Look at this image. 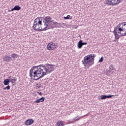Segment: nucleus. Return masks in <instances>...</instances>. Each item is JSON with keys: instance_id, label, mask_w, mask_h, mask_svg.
Returning a JSON list of instances; mask_svg holds the SVG:
<instances>
[{"instance_id": "aec40b11", "label": "nucleus", "mask_w": 126, "mask_h": 126, "mask_svg": "<svg viewBox=\"0 0 126 126\" xmlns=\"http://www.w3.org/2000/svg\"><path fill=\"white\" fill-rule=\"evenodd\" d=\"M114 34L115 36V39H116V40H119L120 39V35H119L118 33H115Z\"/></svg>"}, {"instance_id": "a878e982", "label": "nucleus", "mask_w": 126, "mask_h": 126, "mask_svg": "<svg viewBox=\"0 0 126 126\" xmlns=\"http://www.w3.org/2000/svg\"><path fill=\"white\" fill-rule=\"evenodd\" d=\"M103 61H104V57H101V58L99 60L98 63H102Z\"/></svg>"}, {"instance_id": "f8f14e48", "label": "nucleus", "mask_w": 126, "mask_h": 126, "mask_svg": "<svg viewBox=\"0 0 126 126\" xmlns=\"http://www.w3.org/2000/svg\"><path fill=\"white\" fill-rule=\"evenodd\" d=\"M45 101V97H42L40 98H38L36 99L34 103H36V104H39V103H41V102H44Z\"/></svg>"}, {"instance_id": "4be33fe9", "label": "nucleus", "mask_w": 126, "mask_h": 126, "mask_svg": "<svg viewBox=\"0 0 126 126\" xmlns=\"http://www.w3.org/2000/svg\"><path fill=\"white\" fill-rule=\"evenodd\" d=\"M117 31H119V28L118 27V26L114 28V30L113 32V33H118Z\"/></svg>"}, {"instance_id": "f03ea898", "label": "nucleus", "mask_w": 126, "mask_h": 126, "mask_svg": "<svg viewBox=\"0 0 126 126\" xmlns=\"http://www.w3.org/2000/svg\"><path fill=\"white\" fill-rule=\"evenodd\" d=\"M34 31L37 32H42L46 31L45 29V23L44 22V17H41L35 19L33 22V26L32 27Z\"/></svg>"}, {"instance_id": "2f4dec72", "label": "nucleus", "mask_w": 126, "mask_h": 126, "mask_svg": "<svg viewBox=\"0 0 126 126\" xmlns=\"http://www.w3.org/2000/svg\"><path fill=\"white\" fill-rule=\"evenodd\" d=\"M82 44H83V46H84V45H87V42H82Z\"/></svg>"}, {"instance_id": "9d476101", "label": "nucleus", "mask_w": 126, "mask_h": 126, "mask_svg": "<svg viewBox=\"0 0 126 126\" xmlns=\"http://www.w3.org/2000/svg\"><path fill=\"white\" fill-rule=\"evenodd\" d=\"M34 123V120L33 119H28L25 122V125L27 126H31L32 124Z\"/></svg>"}, {"instance_id": "a211bd4d", "label": "nucleus", "mask_w": 126, "mask_h": 126, "mask_svg": "<svg viewBox=\"0 0 126 126\" xmlns=\"http://www.w3.org/2000/svg\"><path fill=\"white\" fill-rule=\"evenodd\" d=\"M56 125L57 126H64L63 121H58V122L56 123Z\"/></svg>"}, {"instance_id": "7ed1b4c3", "label": "nucleus", "mask_w": 126, "mask_h": 126, "mask_svg": "<svg viewBox=\"0 0 126 126\" xmlns=\"http://www.w3.org/2000/svg\"><path fill=\"white\" fill-rule=\"evenodd\" d=\"M96 55L90 54L85 56L84 58V60L82 61V63L86 67H89V66H92L94 64V61H95V57Z\"/></svg>"}, {"instance_id": "c85d7f7f", "label": "nucleus", "mask_w": 126, "mask_h": 126, "mask_svg": "<svg viewBox=\"0 0 126 126\" xmlns=\"http://www.w3.org/2000/svg\"><path fill=\"white\" fill-rule=\"evenodd\" d=\"M117 34H120V35H119L121 36H122V34H124V33H122V32L119 31V32H117Z\"/></svg>"}, {"instance_id": "ddd939ff", "label": "nucleus", "mask_w": 126, "mask_h": 126, "mask_svg": "<svg viewBox=\"0 0 126 126\" xmlns=\"http://www.w3.org/2000/svg\"><path fill=\"white\" fill-rule=\"evenodd\" d=\"M82 42H83V40H80L77 44V47L78 48V49H81V48H82V46H83V45L82 44Z\"/></svg>"}, {"instance_id": "c756f323", "label": "nucleus", "mask_w": 126, "mask_h": 126, "mask_svg": "<svg viewBox=\"0 0 126 126\" xmlns=\"http://www.w3.org/2000/svg\"><path fill=\"white\" fill-rule=\"evenodd\" d=\"M123 36H126V32L123 34H122V35H120V37H123Z\"/></svg>"}, {"instance_id": "2eb2a0df", "label": "nucleus", "mask_w": 126, "mask_h": 126, "mask_svg": "<svg viewBox=\"0 0 126 126\" xmlns=\"http://www.w3.org/2000/svg\"><path fill=\"white\" fill-rule=\"evenodd\" d=\"M10 82L9 81V80H8V79H6L4 80L3 83L4 85L7 86V85H8V84H9Z\"/></svg>"}, {"instance_id": "412c9836", "label": "nucleus", "mask_w": 126, "mask_h": 126, "mask_svg": "<svg viewBox=\"0 0 126 126\" xmlns=\"http://www.w3.org/2000/svg\"><path fill=\"white\" fill-rule=\"evenodd\" d=\"M112 97H115V95L109 94L108 95H105V98L109 99L110 98H112Z\"/></svg>"}, {"instance_id": "6e6552de", "label": "nucleus", "mask_w": 126, "mask_h": 126, "mask_svg": "<svg viewBox=\"0 0 126 126\" xmlns=\"http://www.w3.org/2000/svg\"><path fill=\"white\" fill-rule=\"evenodd\" d=\"M43 17V19H45V20H46V25H47V23H48V24L49 23H55V22H54V20H52V18H51V17L50 16H46V17Z\"/></svg>"}, {"instance_id": "20e7f679", "label": "nucleus", "mask_w": 126, "mask_h": 126, "mask_svg": "<svg viewBox=\"0 0 126 126\" xmlns=\"http://www.w3.org/2000/svg\"><path fill=\"white\" fill-rule=\"evenodd\" d=\"M54 64H45V65H43V64L39 65V66L40 67V68H41V70L43 71V75H47V74H49V73H51V72H53L54 71Z\"/></svg>"}, {"instance_id": "f257e3e1", "label": "nucleus", "mask_w": 126, "mask_h": 126, "mask_svg": "<svg viewBox=\"0 0 126 126\" xmlns=\"http://www.w3.org/2000/svg\"><path fill=\"white\" fill-rule=\"evenodd\" d=\"M45 75L43 76V71L39 65L38 66H34L32 67L30 71V77H34L33 80H39L41 78H43Z\"/></svg>"}, {"instance_id": "72a5a7b5", "label": "nucleus", "mask_w": 126, "mask_h": 126, "mask_svg": "<svg viewBox=\"0 0 126 126\" xmlns=\"http://www.w3.org/2000/svg\"><path fill=\"white\" fill-rule=\"evenodd\" d=\"M37 94H39V95H42V93H39V92H37Z\"/></svg>"}, {"instance_id": "1a4fd4ad", "label": "nucleus", "mask_w": 126, "mask_h": 126, "mask_svg": "<svg viewBox=\"0 0 126 126\" xmlns=\"http://www.w3.org/2000/svg\"><path fill=\"white\" fill-rule=\"evenodd\" d=\"M55 43H53V42H50L47 45V50H49V51H52V50H54L56 47H55Z\"/></svg>"}, {"instance_id": "4468645a", "label": "nucleus", "mask_w": 126, "mask_h": 126, "mask_svg": "<svg viewBox=\"0 0 126 126\" xmlns=\"http://www.w3.org/2000/svg\"><path fill=\"white\" fill-rule=\"evenodd\" d=\"M21 9V7L19 6V5H16L14 8L12 9V11L17 10L19 11Z\"/></svg>"}, {"instance_id": "f3484780", "label": "nucleus", "mask_w": 126, "mask_h": 126, "mask_svg": "<svg viewBox=\"0 0 126 126\" xmlns=\"http://www.w3.org/2000/svg\"><path fill=\"white\" fill-rule=\"evenodd\" d=\"M83 117L84 116H82V117H78V116H77L75 118H74L73 119L74 122H76L77 121H79V120H80V119H81L82 118H83Z\"/></svg>"}, {"instance_id": "dca6fc26", "label": "nucleus", "mask_w": 126, "mask_h": 126, "mask_svg": "<svg viewBox=\"0 0 126 126\" xmlns=\"http://www.w3.org/2000/svg\"><path fill=\"white\" fill-rule=\"evenodd\" d=\"M10 82H11L12 84V85H14L15 82L17 81V79L15 78H12L9 80Z\"/></svg>"}, {"instance_id": "f704fd0d", "label": "nucleus", "mask_w": 126, "mask_h": 126, "mask_svg": "<svg viewBox=\"0 0 126 126\" xmlns=\"http://www.w3.org/2000/svg\"><path fill=\"white\" fill-rule=\"evenodd\" d=\"M8 11L11 12V11H12V9H11V10L8 9Z\"/></svg>"}, {"instance_id": "b1692460", "label": "nucleus", "mask_w": 126, "mask_h": 126, "mask_svg": "<svg viewBox=\"0 0 126 126\" xmlns=\"http://www.w3.org/2000/svg\"><path fill=\"white\" fill-rule=\"evenodd\" d=\"M63 18L65 20H66V19H72V17H71L70 15H67L66 17H64Z\"/></svg>"}, {"instance_id": "0eeeda50", "label": "nucleus", "mask_w": 126, "mask_h": 126, "mask_svg": "<svg viewBox=\"0 0 126 126\" xmlns=\"http://www.w3.org/2000/svg\"><path fill=\"white\" fill-rule=\"evenodd\" d=\"M3 62H5V63H10V62L12 61V58L8 55L4 56L3 57Z\"/></svg>"}, {"instance_id": "7c9ffc66", "label": "nucleus", "mask_w": 126, "mask_h": 126, "mask_svg": "<svg viewBox=\"0 0 126 126\" xmlns=\"http://www.w3.org/2000/svg\"><path fill=\"white\" fill-rule=\"evenodd\" d=\"M12 78H13V77H12L11 76H9L8 77V80H10L11 79H12Z\"/></svg>"}, {"instance_id": "39448f33", "label": "nucleus", "mask_w": 126, "mask_h": 126, "mask_svg": "<svg viewBox=\"0 0 126 126\" xmlns=\"http://www.w3.org/2000/svg\"><path fill=\"white\" fill-rule=\"evenodd\" d=\"M43 19L44 22L45 29H46V31H47V30H49V29H54V28H61V27H63L62 26L60 27L57 25V24H58V22H55V23L49 22L48 24L46 23V20H45V19ZM46 23L47 25H46Z\"/></svg>"}, {"instance_id": "393cba45", "label": "nucleus", "mask_w": 126, "mask_h": 126, "mask_svg": "<svg viewBox=\"0 0 126 126\" xmlns=\"http://www.w3.org/2000/svg\"><path fill=\"white\" fill-rule=\"evenodd\" d=\"M9 90L10 89V86L8 85L7 86L5 87V88H3V90Z\"/></svg>"}, {"instance_id": "423d86ee", "label": "nucleus", "mask_w": 126, "mask_h": 126, "mask_svg": "<svg viewBox=\"0 0 126 126\" xmlns=\"http://www.w3.org/2000/svg\"><path fill=\"white\" fill-rule=\"evenodd\" d=\"M123 0H107L106 3L108 5H117L123 2Z\"/></svg>"}, {"instance_id": "473e14b6", "label": "nucleus", "mask_w": 126, "mask_h": 126, "mask_svg": "<svg viewBox=\"0 0 126 126\" xmlns=\"http://www.w3.org/2000/svg\"><path fill=\"white\" fill-rule=\"evenodd\" d=\"M68 124H72V123H73V121H68Z\"/></svg>"}, {"instance_id": "bb28decb", "label": "nucleus", "mask_w": 126, "mask_h": 126, "mask_svg": "<svg viewBox=\"0 0 126 126\" xmlns=\"http://www.w3.org/2000/svg\"><path fill=\"white\" fill-rule=\"evenodd\" d=\"M123 28H124L123 31H125V30H126V22H124Z\"/></svg>"}, {"instance_id": "9b49d317", "label": "nucleus", "mask_w": 126, "mask_h": 126, "mask_svg": "<svg viewBox=\"0 0 126 126\" xmlns=\"http://www.w3.org/2000/svg\"><path fill=\"white\" fill-rule=\"evenodd\" d=\"M125 24V22L122 23L121 24H119L117 26L119 28V31L120 32H122L124 31V24Z\"/></svg>"}, {"instance_id": "cd10ccee", "label": "nucleus", "mask_w": 126, "mask_h": 126, "mask_svg": "<svg viewBox=\"0 0 126 126\" xmlns=\"http://www.w3.org/2000/svg\"><path fill=\"white\" fill-rule=\"evenodd\" d=\"M57 25H60V26L63 25H63H64V23H58V24H57Z\"/></svg>"}, {"instance_id": "6ab92c4d", "label": "nucleus", "mask_w": 126, "mask_h": 126, "mask_svg": "<svg viewBox=\"0 0 126 126\" xmlns=\"http://www.w3.org/2000/svg\"><path fill=\"white\" fill-rule=\"evenodd\" d=\"M17 57H18V55L17 54H15L14 53H13L11 55V59H17Z\"/></svg>"}, {"instance_id": "c9c22d12", "label": "nucleus", "mask_w": 126, "mask_h": 126, "mask_svg": "<svg viewBox=\"0 0 126 126\" xmlns=\"http://www.w3.org/2000/svg\"><path fill=\"white\" fill-rule=\"evenodd\" d=\"M40 87H41V86H39V87H38V88H40Z\"/></svg>"}, {"instance_id": "5701e85b", "label": "nucleus", "mask_w": 126, "mask_h": 126, "mask_svg": "<svg viewBox=\"0 0 126 126\" xmlns=\"http://www.w3.org/2000/svg\"><path fill=\"white\" fill-rule=\"evenodd\" d=\"M100 100H105L106 99V95H101L100 96Z\"/></svg>"}]
</instances>
